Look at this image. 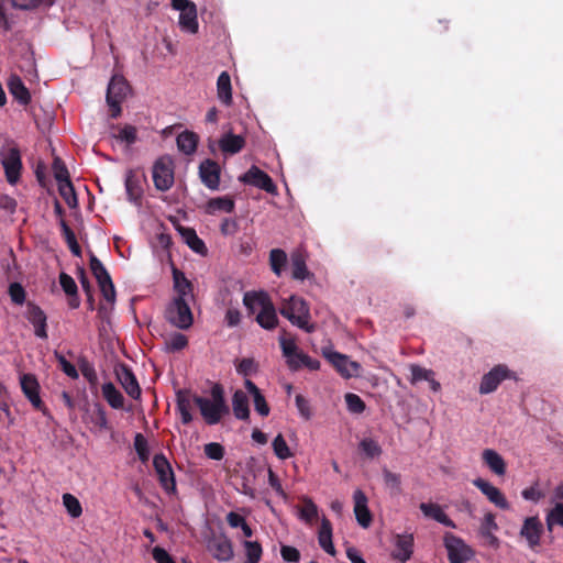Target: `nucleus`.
<instances>
[{"instance_id":"nucleus-59","label":"nucleus","mask_w":563,"mask_h":563,"mask_svg":"<svg viewBox=\"0 0 563 563\" xmlns=\"http://www.w3.org/2000/svg\"><path fill=\"white\" fill-rule=\"evenodd\" d=\"M205 454L214 461H220L224 456V448L217 442H211L205 445Z\"/></svg>"},{"instance_id":"nucleus-30","label":"nucleus","mask_w":563,"mask_h":563,"mask_svg":"<svg viewBox=\"0 0 563 563\" xmlns=\"http://www.w3.org/2000/svg\"><path fill=\"white\" fill-rule=\"evenodd\" d=\"M174 289L177 292L176 297H181L184 300H188V297L192 298L194 286L190 280L187 279L185 274L177 268H173Z\"/></svg>"},{"instance_id":"nucleus-23","label":"nucleus","mask_w":563,"mask_h":563,"mask_svg":"<svg viewBox=\"0 0 563 563\" xmlns=\"http://www.w3.org/2000/svg\"><path fill=\"white\" fill-rule=\"evenodd\" d=\"M497 530L498 525L496 522V516L490 511L486 512L479 526V534L487 541L488 545L494 549L499 548L500 543L499 539L495 536Z\"/></svg>"},{"instance_id":"nucleus-1","label":"nucleus","mask_w":563,"mask_h":563,"mask_svg":"<svg viewBox=\"0 0 563 563\" xmlns=\"http://www.w3.org/2000/svg\"><path fill=\"white\" fill-rule=\"evenodd\" d=\"M210 395L211 399L194 395L192 401L199 408L205 422L213 426L219 423L224 415L229 413V407L225 402L224 389L221 384H213Z\"/></svg>"},{"instance_id":"nucleus-41","label":"nucleus","mask_w":563,"mask_h":563,"mask_svg":"<svg viewBox=\"0 0 563 563\" xmlns=\"http://www.w3.org/2000/svg\"><path fill=\"white\" fill-rule=\"evenodd\" d=\"M176 142L177 147L181 153L191 155L197 150L198 135L194 132L185 131L177 136Z\"/></svg>"},{"instance_id":"nucleus-56","label":"nucleus","mask_w":563,"mask_h":563,"mask_svg":"<svg viewBox=\"0 0 563 563\" xmlns=\"http://www.w3.org/2000/svg\"><path fill=\"white\" fill-rule=\"evenodd\" d=\"M52 167H53L54 177L57 180V183L70 180L67 167L59 157L54 158Z\"/></svg>"},{"instance_id":"nucleus-14","label":"nucleus","mask_w":563,"mask_h":563,"mask_svg":"<svg viewBox=\"0 0 563 563\" xmlns=\"http://www.w3.org/2000/svg\"><path fill=\"white\" fill-rule=\"evenodd\" d=\"M510 377V371L506 365L499 364L485 374L479 384V394L487 395L495 391L500 383Z\"/></svg>"},{"instance_id":"nucleus-8","label":"nucleus","mask_w":563,"mask_h":563,"mask_svg":"<svg viewBox=\"0 0 563 563\" xmlns=\"http://www.w3.org/2000/svg\"><path fill=\"white\" fill-rule=\"evenodd\" d=\"M89 266L98 282L103 298L109 302H113L115 299V289L111 276L93 253L90 254Z\"/></svg>"},{"instance_id":"nucleus-22","label":"nucleus","mask_w":563,"mask_h":563,"mask_svg":"<svg viewBox=\"0 0 563 563\" xmlns=\"http://www.w3.org/2000/svg\"><path fill=\"white\" fill-rule=\"evenodd\" d=\"M27 320L34 327V334L41 339H47L46 331V314L45 312L36 305L29 302L27 303Z\"/></svg>"},{"instance_id":"nucleus-20","label":"nucleus","mask_w":563,"mask_h":563,"mask_svg":"<svg viewBox=\"0 0 563 563\" xmlns=\"http://www.w3.org/2000/svg\"><path fill=\"white\" fill-rule=\"evenodd\" d=\"M413 544L415 539L412 534H397L391 556L401 563L407 562L413 553Z\"/></svg>"},{"instance_id":"nucleus-63","label":"nucleus","mask_w":563,"mask_h":563,"mask_svg":"<svg viewBox=\"0 0 563 563\" xmlns=\"http://www.w3.org/2000/svg\"><path fill=\"white\" fill-rule=\"evenodd\" d=\"M236 371L243 376H249L256 371V364L253 358L245 357L236 365Z\"/></svg>"},{"instance_id":"nucleus-47","label":"nucleus","mask_w":563,"mask_h":563,"mask_svg":"<svg viewBox=\"0 0 563 563\" xmlns=\"http://www.w3.org/2000/svg\"><path fill=\"white\" fill-rule=\"evenodd\" d=\"M58 191L69 208L78 206L77 196L70 180L58 183Z\"/></svg>"},{"instance_id":"nucleus-38","label":"nucleus","mask_w":563,"mask_h":563,"mask_svg":"<svg viewBox=\"0 0 563 563\" xmlns=\"http://www.w3.org/2000/svg\"><path fill=\"white\" fill-rule=\"evenodd\" d=\"M179 25L181 30L196 34L198 32L197 8L196 4L190 5L188 9L180 11Z\"/></svg>"},{"instance_id":"nucleus-29","label":"nucleus","mask_w":563,"mask_h":563,"mask_svg":"<svg viewBox=\"0 0 563 563\" xmlns=\"http://www.w3.org/2000/svg\"><path fill=\"white\" fill-rule=\"evenodd\" d=\"M279 345L283 355L287 358V365L291 371L299 369V363H296L297 355L301 353L294 339H286L284 335L279 338Z\"/></svg>"},{"instance_id":"nucleus-34","label":"nucleus","mask_w":563,"mask_h":563,"mask_svg":"<svg viewBox=\"0 0 563 563\" xmlns=\"http://www.w3.org/2000/svg\"><path fill=\"white\" fill-rule=\"evenodd\" d=\"M232 408H233V413L236 419L244 420V421L249 420V418H250L249 399H247L246 394L243 390L238 389L233 394Z\"/></svg>"},{"instance_id":"nucleus-9","label":"nucleus","mask_w":563,"mask_h":563,"mask_svg":"<svg viewBox=\"0 0 563 563\" xmlns=\"http://www.w3.org/2000/svg\"><path fill=\"white\" fill-rule=\"evenodd\" d=\"M239 180L243 184L260 188L268 194H277V187L272 177L255 165L251 166L246 173L241 175Z\"/></svg>"},{"instance_id":"nucleus-39","label":"nucleus","mask_w":563,"mask_h":563,"mask_svg":"<svg viewBox=\"0 0 563 563\" xmlns=\"http://www.w3.org/2000/svg\"><path fill=\"white\" fill-rule=\"evenodd\" d=\"M102 396L113 409H122L124 406V397L113 383H104L101 387Z\"/></svg>"},{"instance_id":"nucleus-35","label":"nucleus","mask_w":563,"mask_h":563,"mask_svg":"<svg viewBox=\"0 0 563 563\" xmlns=\"http://www.w3.org/2000/svg\"><path fill=\"white\" fill-rule=\"evenodd\" d=\"M271 298L265 291H247L244 294L243 303L249 313L261 310Z\"/></svg>"},{"instance_id":"nucleus-61","label":"nucleus","mask_w":563,"mask_h":563,"mask_svg":"<svg viewBox=\"0 0 563 563\" xmlns=\"http://www.w3.org/2000/svg\"><path fill=\"white\" fill-rule=\"evenodd\" d=\"M9 295L11 300L16 305H22L25 301V290L19 283H12L9 286Z\"/></svg>"},{"instance_id":"nucleus-33","label":"nucleus","mask_w":563,"mask_h":563,"mask_svg":"<svg viewBox=\"0 0 563 563\" xmlns=\"http://www.w3.org/2000/svg\"><path fill=\"white\" fill-rule=\"evenodd\" d=\"M482 459L487 467L496 475H505L506 463L503 456L493 449H485L482 453Z\"/></svg>"},{"instance_id":"nucleus-15","label":"nucleus","mask_w":563,"mask_h":563,"mask_svg":"<svg viewBox=\"0 0 563 563\" xmlns=\"http://www.w3.org/2000/svg\"><path fill=\"white\" fill-rule=\"evenodd\" d=\"M115 376L125 393L133 399L141 397V387L139 382L132 372V369L125 364H119L115 367Z\"/></svg>"},{"instance_id":"nucleus-40","label":"nucleus","mask_w":563,"mask_h":563,"mask_svg":"<svg viewBox=\"0 0 563 563\" xmlns=\"http://www.w3.org/2000/svg\"><path fill=\"white\" fill-rule=\"evenodd\" d=\"M234 200L228 196L211 198L206 206V212L214 214L218 211L231 213L234 211Z\"/></svg>"},{"instance_id":"nucleus-7","label":"nucleus","mask_w":563,"mask_h":563,"mask_svg":"<svg viewBox=\"0 0 563 563\" xmlns=\"http://www.w3.org/2000/svg\"><path fill=\"white\" fill-rule=\"evenodd\" d=\"M1 164L9 184L15 185L21 176L22 159L16 145H10L0 151Z\"/></svg>"},{"instance_id":"nucleus-43","label":"nucleus","mask_w":563,"mask_h":563,"mask_svg":"<svg viewBox=\"0 0 563 563\" xmlns=\"http://www.w3.org/2000/svg\"><path fill=\"white\" fill-rule=\"evenodd\" d=\"M358 449L367 459L378 457L383 453L378 441L369 437H365L360 441Z\"/></svg>"},{"instance_id":"nucleus-17","label":"nucleus","mask_w":563,"mask_h":563,"mask_svg":"<svg viewBox=\"0 0 563 563\" xmlns=\"http://www.w3.org/2000/svg\"><path fill=\"white\" fill-rule=\"evenodd\" d=\"M220 165L213 159H205L199 165V176L202 184L211 189L217 190L220 186Z\"/></svg>"},{"instance_id":"nucleus-60","label":"nucleus","mask_w":563,"mask_h":563,"mask_svg":"<svg viewBox=\"0 0 563 563\" xmlns=\"http://www.w3.org/2000/svg\"><path fill=\"white\" fill-rule=\"evenodd\" d=\"M411 376H412L413 383L421 382V380L428 382L429 379L432 378V376H434V372L432 369L423 368L419 365H412L411 366Z\"/></svg>"},{"instance_id":"nucleus-10","label":"nucleus","mask_w":563,"mask_h":563,"mask_svg":"<svg viewBox=\"0 0 563 563\" xmlns=\"http://www.w3.org/2000/svg\"><path fill=\"white\" fill-rule=\"evenodd\" d=\"M323 355L342 377L358 376L361 365L357 362L350 361L346 355L335 351H324Z\"/></svg>"},{"instance_id":"nucleus-27","label":"nucleus","mask_w":563,"mask_h":563,"mask_svg":"<svg viewBox=\"0 0 563 563\" xmlns=\"http://www.w3.org/2000/svg\"><path fill=\"white\" fill-rule=\"evenodd\" d=\"M318 542L323 551H325L328 554L332 556L336 554L332 542V523L327 517L321 519V525L318 532Z\"/></svg>"},{"instance_id":"nucleus-32","label":"nucleus","mask_w":563,"mask_h":563,"mask_svg":"<svg viewBox=\"0 0 563 563\" xmlns=\"http://www.w3.org/2000/svg\"><path fill=\"white\" fill-rule=\"evenodd\" d=\"M59 284L64 290V292L68 296V305L70 308L76 309L80 305V300L78 298V288L74 280V278L66 274H59Z\"/></svg>"},{"instance_id":"nucleus-48","label":"nucleus","mask_w":563,"mask_h":563,"mask_svg":"<svg viewBox=\"0 0 563 563\" xmlns=\"http://www.w3.org/2000/svg\"><path fill=\"white\" fill-rule=\"evenodd\" d=\"M243 547L246 555V563H258L261 561L263 549L257 541H244Z\"/></svg>"},{"instance_id":"nucleus-13","label":"nucleus","mask_w":563,"mask_h":563,"mask_svg":"<svg viewBox=\"0 0 563 563\" xmlns=\"http://www.w3.org/2000/svg\"><path fill=\"white\" fill-rule=\"evenodd\" d=\"M519 534L527 541L530 549L534 550L539 547L543 534V525L540 518L538 516L527 517L523 520Z\"/></svg>"},{"instance_id":"nucleus-58","label":"nucleus","mask_w":563,"mask_h":563,"mask_svg":"<svg viewBox=\"0 0 563 563\" xmlns=\"http://www.w3.org/2000/svg\"><path fill=\"white\" fill-rule=\"evenodd\" d=\"M91 420L100 429H109L107 412L101 405H96Z\"/></svg>"},{"instance_id":"nucleus-51","label":"nucleus","mask_w":563,"mask_h":563,"mask_svg":"<svg viewBox=\"0 0 563 563\" xmlns=\"http://www.w3.org/2000/svg\"><path fill=\"white\" fill-rule=\"evenodd\" d=\"M553 526L563 527V503H556L547 515V527L551 531Z\"/></svg>"},{"instance_id":"nucleus-24","label":"nucleus","mask_w":563,"mask_h":563,"mask_svg":"<svg viewBox=\"0 0 563 563\" xmlns=\"http://www.w3.org/2000/svg\"><path fill=\"white\" fill-rule=\"evenodd\" d=\"M419 508L426 517L431 518L445 527L452 529L456 528L455 522L443 511L440 505L434 503H421Z\"/></svg>"},{"instance_id":"nucleus-11","label":"nucleus","mask_w":563,"mask_h":563,"mask_svg":"<svg viewBox=\"0 0 563 563\" xmlns=\"http://www.w3.org/2000/svg\"><path fill=\"white\" fill-rule=\"evenodd\" d=\"M20 385L22 393L31 402L34 409L46 413V407L40 396V384L35 375L33 374H23L20 377Z\"/></svg>"},{"instance_id":"nucleus-42","label":"nucleus","mask_w":563,"mask_h":563,"mask_svg":"<svg viewBox=\"0 0 563 563\" xmlns=\"http://www.w3.org/2000/svg\"><path fill=\"white\" fill-rule=\"evenodd\" d=\"M300 501L302 503V506L299 508V518L306 523L312 525L319 516L318 506L308 496H301Z\"/></svg>"},{"instance_id":"nucleus-2","label":"nucleus","mask_w":563,"mask_h":563,"mask_svg":"<svg viewBox=\"0 0 563 563\" xmlns=\"http://www.w3.org/2000/svg\"><path fill=\"white\" fill-rule=\"evenodd\" d=\"M278 310L292 325L307 333L316 331L317 325L311 321L310 306L302 297L291 295L288 298H284Z\"/></svg>"},{"instance_id":"nucleus-50","label":"nucleus","mask_w":563,"mask_h":563,"mask_svg":"<svg viewBox=\"0 0 563 563\" xmlns=\"http://www.w3.org/2000/svg\"><path fill=\"white\" fill-rule=\"evenodd\" d=\"M63 504H64L67 512L73 518H78L81 516L82 508H81L80 501L74 495H71L69 493L64 494L63 495Z\"/></svg>"},{"instance_id":"nucleus-52","label":"nucleus","mask_w":563,"mask_h":563,"mask_svg":"<svg viewBox=\"0 0 563 563\" xmlns=\"http://www.w3.org/2000/svg\"><path fill=\"white\" fill-rule=\"evenodd\" d=\"M114 137L121 142L126 143V145H132L137 140V130L131 124H125L119 129V132L114 135Z\"/></svg>"},{"instance_id":"nucleus-31","label":"nucleus","mask_w":563,"mask_h":563,"mask_svg":"<svg viewBox=\"0 0 563 563\" xmlns=\"http://www.w3.org/2000/svg\"><path fill=\"white\" fill-rule=\"evenodd\" d=\"M178 231L185 243L197 254L206 255L208 250L205 242L197 235L192 228L179 227Z\"/></svg>"},{"instance_id":"nucleus-49","label":"nucleus","mask_w":563,"mask_h":563,"mask_svg":"<svg viewBox=\"0 0 563 563\" xmlns=\"http://www.w3.org/2000/svg\"><path fill=\"white\" fill-rule=\"evenodd\" d=\"M272 445H273L274 453L278 459L287 460L292 456V453H291L285 438L283 437V434H280V433L277 434L274 438Z\"/></svg>"},{"instance_id":"nucleus-53","label":"nucleus","mask_w":563,"mask_h":563,"mask_svg":"<svg viewBox=\"0 0 563 563\" xmlns=\"http://www.w3.org/2000/svg\"><path fill=\"white\" fill-rule=\"evenodd\" d=\"M165 344L168 352L181 351L188 345V338L177 332L166 340Z\"/></svg>"},{"instance_id":"nucleus-44","label":"nucleus","mask_w":563,"mask_h":563,"mask_svg":"<svg viewBox=\"0 0 563 563\" xmlns=\"http://www.w3.org/2000/svg\"><path fill=\"white\" fill-rule=\"evenodd\" d=\"M291 275L297 280H305L310 276L306 260L301 254H294L291 257Z\"/></svg>"},{"instance_id":"nucleus-28","label":"nucleus","mask_w":563,"mask_h":563,"mask_svg":"<svg viewBox=\"0 0 563 563\" xmlns=\"http://www.w3.org/2000/svg\"><path fill=\"white\" fill-rule=\"evenodd\" d=\"M192 396L189 390L180 389L176 393L177 410L180 413L181 422L189 424L192 421V415L190 412Z\"/></svg>"},{"instance_id":"nucleus-4","label":"nucleus","mask_w":563,"mask_h":563,"mask_svg":"<svg viewBox=\"0 0 563 563\" xmlns=\"http://www.w3.org/2000/svg\"><path fill=\"white\" fill-rule=\"evenodd\" d=\"M165 319L177 329L188 330L194 323V314L188 300L175 297L165 309Z\"/></svg>"},{"instance_id":"nucleus-36","label":"nucleus","mask_w":563,"mask_h":563,"mask_svg":"<svg viewBox=\"0 0 563 563\" xmlns=\"http://www.w3.org/2000/svg\"><path fill=\"white\" fill-rule=\"evenodd\" d=\"M244 145V137L232 133H227L219 141V146L221 151L227 154H236L242 151Z\"/></svg>"},{"instance_id":"nucleus-57","label":"nucleus","mask_w":563,"mask_h":563,"mask_svg":"<svg viewBox=\"0 0 563 563\" xmlns=\"http://www.w3.org/2000/svg\"><path fill=\"white\" fill-rule=\"evenodd\" d=\"M383 478H384L385 485L388 488L396 490V493L400 492L401 478H400L399 474L394 473L387 468H384L383 470Z\"/></svg>"},{"instance_id":"nucleus-18","label":"nucleus","mask_w":563,"mask_h":563,"mask_svg":"<svg viewBox=\"0 0 563 563\" xmlns=\"http://www.w3.org/2000/svg\"><path fill=\"white\" fill-rule=\"evenodd\" d=\"M154 468L165 490H175L176 482L172 466L164 454H156L153 459Z\"/></svg>"},{"instance_id":"nucleus-54","label":"nucleus","mask_w":563,"mask_h":563,"mask_svg":"<svg viewBox=\"0 0 563 563\" xmlns=\"http://www.w3.org/2000/svg\"><path fill=\"white\" fill-rule=\"evenodd\" d=\"M134 449L141 462L146 463L150 459V450L147 441L142 433H136L134 437Z\"/></svg>"},{"instance_id":"nucleus-6","label":"nucleus","mask_w":563,"mask_h":563,"mask_svg":"<svg viewBox=\"0 0 563 563\" xmlns=\"http://www.w3.org/2000/svg\"><path fill=\"white\" fill-rule=\"evenodd\" d=\"M443 544L450 563H465L475 555V551L462 538L451 532L444 534Z\"/></svg>"},{"instance_id":"nucleus-64","label":"nucleus","mask_w":563,"mask_h":563,"mask_svg":"<svg viewBox=\"0 0 563 563\" xmlns=\"http://www.w3.org/2000/svg\"><path fill=\"white\" fill-rule=\"evenodd\" d=\"M253 401H254V408L255 410L263 417H267L269 415V406L265 399V397L263 396L262 393L253 396Z\"/></svg>"},{"instance_id":"nucleus-16","label":"nucleus","mask_w":563,"mask_h":563,"mask_svg":"<svg viewBox=\"0 0 563 563\" xmlns=\"http://www.w3.org/2000/svg\"><path fill=\"white\" fill-rule=\"evenodd\" d=\"M473 485L477 487L487 497V499L496 507L503 510H508L510 508V504L508 503L501 490L492 485L486 479H483L481 477L475 478L473 481Z\"/></svg>"},{"instance_id":"nucleus-55","label":"nucleus","mask_w":563,"mask_h":563,"mask_svg":"<svg viewBox=\"0 0 563 563\" xmlns=\"http://www.w3.org/2000/svg\"><path fill=\"white\" fill-rule=\"evenodd\" d=\"M344 398L350 412L360 415L365 410V402L358 395L347 393Z\"/></svg>"},{"instance_id":"nucleus-3","label":"nucleus","mask_w":563,"mask_h":563,"mask_svg":"<svg viewBox=\"0 0 563 563\" xmlns=\"http://www.w3.org/2000/svg\"><path fill=\"white\" fill-rule=\"evenodd\" d=\"M131 92L128 80L122 75H113L107 89L106 100L110 109V117L117 119L121 115V104Z\"/></svg>"},{"instance_id":"nucleus-45","label":"nucleus","mask_w":563,"mask_h":563,"mask_svg":"<svg viewBox=\"0 0 563 563\" xmlns=\"http://www.w3.org/2000/svg\"><path fill=\"white\" fill-rule=\"evenodd\" d=\"M60 228H62V233L65 238V241L70 250V252L75 255V256H80L81 255V249H80V245L78 244L77 242V239H76V235L74 233V231L70 229V227L67 224L66 220L65 219H62L60 221Z\"/></svg>"},{"instance_id":"nucleus-21","label":"nucleus","mask_w":563,"mask_h":563,"mask_svg":"<svg viewBox=\"0 0 563 563\" xmlns=\"http://www.w3.org/2000/svg\"><path fill=\"white\" fill-rule=\"evenodd\" d=\"M124 185L129 201L135 206H141L143 198L141 176L133 169L128 170Z\"/></svg>"},{"instance_id":"nucleus-62","label":"nucleus","mask_w":563,"mask_h":563,"mask_svg":"<svg viewBox=\"0 0 563 563\" xmlns=\"http://www.w3.org/2000/svg\"><path fill=\"white\" fill-rule=\"evenodd\" d=\"M16 207L18 202L13 197L4 194L0 195V210L5 211L8 214H13Z\"/></svg>"},{"instance_id":"nucleus-26","label":"nucleus","mask_w":563,"mask_h":563,"mask_svg":"<svg viewBox=\"0 0 563 563\" xmlns=\"http://www.w3.org/2000/svg\"><path fill=\"white\" fill-rule=\"evenodd\" d=\"M8 89L20 104L27 106L31 102V93L19 76L12 75L9 78Z\"/></svg>"},{"instance_id":"nucleus-37","label":"nucleus","mask_w":563,"mask_h":563,"mask_svg":"<svg viewBox=\"0 0 563 563\" xmlns=\"http://www.w3.org/2000/svg\"><path fill=\"white\" fill-rule=\"evenodd\" d=\"M217 93L219 100L225 104L230 106L232 103V86L231 78L227 71H222L217 80Z\"/></svg>"},{"instance_id":"nucleus-19","label":"nucleus","mask_w":563,"mask_h":563,"mask_svg":"<svg viewBox=\"0 0 563 563\" xmlns=\"http://www.w3.org/2000/svg\"><path fill=\"white\" fill-rule=\"evenodd\" d=\"M353 500L356 521L361 527L368 528L372 523L373 517L367 506V496L363 490L356 489L353 494Z\"/></svg>"},{"instance_id":"nucleus-25","label":"nucleus","mask_w":563,"mask_h":563,"mask_svg":"<svg viewBox=\"0 0 563 563\" xmlns=\"http://www.w3.org/2000/svg\"><path fill=\"white\" fill-rule=\"evenodd\" d=\"M255 320L265 330H274L278 325L276 308L271 299L258 311Z\"/></svg>"},{"instance_id":"nucleus-5","label":"nucleus","mask_w":563,"mask_h":563,"mask_svg":"<svg viewBox=\"0 0 563 563\" xmlns=\"http://www.w3.org/2000/svg\"><path fill=\"white\" fill-rule=\"evenodd\" d=\"M154 186L159 191H167L174 185V162L170 156L158 157L152 168Z\"/></svg>"},{"instance_id":"nucleus-46","label":"nucleus","mask_w":563,"mask_h":563,"mask_svg":"<svg viewBox=\"0 0 563 563\" xmlns=\"http://www.w3.org/2000/svg\"><path fill=\"white\" fill-rule=\"evenodd\" d=\"M287 262V254L280 250V249H273L269 252V264L272 271L277 275L280 276L282 271Z\"/></svg>"},{"instance_id":"nucleus-12","label":"nucleus","mask_w":563,"mask_h":563,"mask_svg":"<svg viewBox=\"0 0 563 563\" xmlns=\"http://www.w3.org/2000/svg\"><path fill=\"white\" fill-rule=\"evenodd\" d=\"M207 549L219 562H229L234 555L232 541L223 533L211 537L208 540Z\"/></svg>"}]
</instances>
